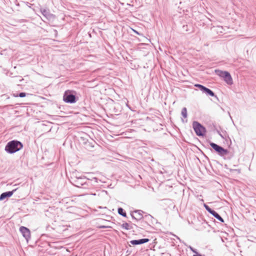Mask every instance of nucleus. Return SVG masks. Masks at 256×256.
Here are the masks:
<instances>
[{
	"mask_svg": "<svg viewBox=\"0 0 256 256\" xmlns=\"http://www.w3.org/2000/svg\"><path fill=\"white\" fill-rule=\"evenodd\" d=\"M150 240L148 238H143L138 240H134L130 242V244L134 246L140 245L148 242Z\"/></svg>",
	"mask_w": 256,
	"mask_h": 256,
	"instance_id": "obj_11",
	"label": "nucleus"
},
{
	"mask_svg": "<svg viewBox=\"0 0 256 256\" xmlns=\"http://www.w3.org/2000/svg\"><path fill=\"white\" fill-rule=\"evenodd\" d=\"M191 25L190 24H186L182 26V30L184 32H186L189 33L191 32H192V30L190 29Z\"/></svg>",
	"mask_w": 256,
	"mask_h": 256,
	"instance_id": "obj_19",
	"label": "nucleus"
},
{
	"mask_svg": "<svg viewBox=\"0 0 256 256\" xmlns=\"http://www.w3.org/2000/svg\"><path fill=\"white\" fill-rule=\"evenodd\" d=\"M204 207L205 209L207 210L208 212L211 214L212 212H213L214 210L211 208L208 204H204Z\"/></svg>",
	"mask_w": 256,
	"mask_h": 256,
	"instance_id": "obj_23",
	"label": "nucleus"
},
{
	"mask_svg": "<svg viewBox=\"0 0 256 256\" xmlns=\"http://www.w3.org/2000/svg\"><path fill=\"white\" fill-rule=\"evenodd\" d=\"M121 228L123 229L126 230H130L133 228V226H130L129 223L124 222L121 225Z\"/></svg>",
	"mask_w": 256,
	"mask_h": 256,
	"instance_id": "obj_15",
	"label": "nucleus"
},
{
	"mask_svg": "<svg viewBox=\"0 0 256 256\" xmlns=\"http://www.w3.org/2000/svg\"><path fill=\"white\" fill-rule=\"evenodd\" d=\"M40 10L44 16L47 20H51L54 18V16L53 14H50L48 10L41 8Z\"/></svg>",
	"mask_w": 256,
	"mask_h": 256,
	"instance_id": "obj_12",
	"label": "nucleus"
},
{
	"mask_svg": "<svg viewBox=\"0 0 256 256\" xmlns=\"http://www.w3.org/2000/svg\"><path fill=\"white\" fill-rule=\"evenodd\" d=\"M194 86L196 88H198L200 91L202 92V93H204V92H205L206 88V86L199 84H196L194 85Z\"/></svg>",
	"mask_w": 256,
	"mask_h": 256,
	"instance_id": "obj_18",
	"label": "nucleus"
},
{
	"mask_svg": "<svg viewBox=\"0 0 256 256\" xmlns=\"http://www.w3.org/2000/svg\"><path fill=\"white\" fill-rule=\"evenodd\" d=\"M211 214L216 218L218 220L222 222H224V220L223 218L214 210H213Z\"/></svg>",
	"mask_w": 256,
	"mask_h": 256,
	"instance_id": "obj_13",
	"label": "nucleus"
},
{
	"mask_svg": "<svg viewBox=\"0 0 256 256\" xmlns=\"http://www.w3.org/2000/svg\"><path fill=\"white\" fill-rule=\"evenodd\" d=\"M98 181L100 180L96 177H92V178H87V182L86 184V189H91L94 186H98Z\"/></svg>",
	"mask_w": 256,
	"mask_h": 256,
	"instance_id": "obj_8",
	"label": "nucleus"
},
{
	"mask_svg": "<svg viewBox=\"0 0 256 256\" xmlns=\"http://www.w3.org/2000/svg\"><path fill=\"white\" fill-rule=\"evenodd\" d=\"M181 114L184 118H186L188 116L187 109L186 108H183L182 110Z\"/></svg>",
	"mask_w": 256,
	"mask_h": 256,
	"instance_id": "obj_22",
	"label": "nucleus"
},
{
	"mask_svg": "<svg viewBox=\"0 0 256 256\" xmlns=\"http://www.w3.org/2000/svg\"><path fill=\"white\" fill-rule=\"evenodd\" d=\"M15 78H18L20 82H22V80H24V79L22 78L20 76H16Z\"/></svg>",
	"mask_w": 256,
	"mask_h": 256,
	"instance_id": "obj_29",
	"label": "nucleus"
},
{
	"mask_svg": "<svg viewBox=\"0 0 256 256\" xmlns=\"http://www.w3.org/2000/svg\"><path fill=\"white\" fill-rule=\"evenodd\" d=\"M172 234V236H175V237H176L178 240H180V242H182L181 240L180 239V238L178 236H176V235H175V234Z\"/></svg>",
	"mask_w": 256,
	"mask_h": 256,
	"instance_id": "obj_31",
	"label": "nucleus"
},
{
	"mask_svg": "<svg viewBox=\"0 0 256 256\" xmlns=\"http://www.w3.org/2000/svg\"><path fill=\"white\" fill-rule=\"evenodd\" d=\"M193 256H205L204 255H202V254H194Z\"/></svg>",
	"mask_w": 256,
	"mask_h": 256,
	"instance_id": "obj_33",
	"label": "nucleus"
},
{
	"mask_svg": "<svg viewBox=\"0 0 256 256\" xmlns=\"http://www.w3.org/2000/svg\"><path fill=\"white\" fill-rule=\"evenodd\" d=\"M27 94H27L25 92H20V93L14 94L13 96L16 98H17V97L24 98Z\"/></svg>",
	"mask_w": 256,
	"mask_h": 256,
	"instance_id": "obj_20",
	"label": "nucleus"
},
{
	"mask_svg": "<svg viewBox=\"0 0 256 256\" xmlns=\"http://www.w3.org/2000/svg\"><path fill=\"white\" fill-rule=\"evenodd\" d=\"M224 167L229 170L230 172H235V171H237L238 172V173H240V170H236V169H231V168H228V165L227 164H225L224 165Z\"/></svg>",
	"mask_w": 256,
	"mask_h": 256,
	"instance_id": "obj_25",
	"label": "nucleus"
},
{
	"mask_svg": "<svg viewBox=\"0 0 256 256\" xmlns=\"http://www.w3.org/2000/svg\"><path fill=\"white\" fill-rule=\"evenodd\" d=\"M78 99L79 97L78 94L74 90H66L63 94V100L67 104H75L78 101Z\"/></svg>",
	"mask_w": 256,
	"mask_h": 256,
	"instance_id": "obj_2",
	"label": "nucleus"
},
{
	"mask_svg": "<svg viewBox=\"0 0 256 256\" xmlns=\"http://www.w3.org/2000/svg\"><path fill=\"white\" fill-rule=\"evenodd\" d=\"M87 182V177L82 176L81 177H75L73 176L72 182H70L72 185L77 188L86 189Z\"/></svg>",
	"mask_w": 256,
	"mask_h": 256,
	"instance_id": "obj_4",
	"label": "nucleus"
},
{
	"mask_svg": "<svg viewBox=\"0 0 256 256\" xmlns=\"http://www.w3.org/2000/svg\"><path fill=\"white\" fill-rule=\"evenodd\" d=\"M204 94H206L207 96H210L212 97H215L217 98L216 95L214 94V92L212 90L210 89L206 88L205 92H204Z\"/></svg>",
	"mask_w": 256,
	"mask_h": 256,
	"instance_id": "obj_14",
	"label": "nucleus"
},
{
	"mask_svg": "<svg viewBox=\"0 0 256 256\" xmlns=\"http://www.w3.org/2000/svg\"><path fill=\"white\" fill-rule=\"evenodd\" d=\"M144 212L142 210H134V211L130 212V216L133 220L138 222L144 218Z\"/></svg>",
	"mask_w": 256,
	"mask_h": 256,
	"instance_id": "obj_7",
	"label": "nucleus"
},
{
	"mask_svg": "<svg viewBox=\"0 0 256 256\" xmlns=\"http://www.w3.org/2000/svg\"><path fill=\"white\" fill-rule=\"evenodd\" d=\"M99 228H107V226H100Z\"/></svg>",
	"mask_w": 256,
	"mask_h": 256,
	"instance_id": "obj_34",
	"label": "nucleus"
},
{
	"mask_svg": "<svg viewBox=\"0 0 256 256\" xmlns=\"http://www.w3.org/2000/svg\"><path fill=\"white\" fill-rule=\"evenodd\" d=\"M216 74L220 77L222 78L223 80L228 85L233 84V80L230 73L228 71H223L220 70H215Z\"/></svg>",
	"mask_w": 256,
	"mask_h": 256,
	"instance_id": "obj_6",
	"label": "nucleus"
},
{
	"mask_svg": "<svg viewBox=\"0 0 256 256\" xmlns=\"http://www.w3.org/2000/svg\"><path fill=\"white\" fill-rule=\"evenodd\" d=\"M227 142L228 141H230V144H232V140H231V139L230 138V136H228V135L226 134V140H225Z\"/></svg>",
	"mask_w": 256,
	"mask_h": 256,
	"instance_id": "obj_27",
	"label": "nucleus"
},
{
	"mask_svg": "<svg viewBox=\"0 0 256 256\" xmlns=\"http://www.w3.org/2000/svg\"><path fill=\"white\" fill-rule=\"evenodd\" d=\"M144 218L147 220H150L153 218V217L150 214H148L144 216Z\"/></svg>",
	"mask_w": 256,
	"mask_h": 256,
	"instance_id": "obj_24",
	"label": "nucleus"
},
{
	"mask_svg": "<svg viewBox=\"0 0 256 256\" xmlns=\"http://www.w3.org/2000/svg\"><path fill=\"white\" fill-rule=\"evenodd\" d=\"M218 134L219 136L224 140H226V131L222 132V134L220 131H217Z\"/></svg>",
	"mask_w": 256,
	"mask_h": 256,
	"instance_id": "obj_21",
	"label": "nucleus"
},
{
	"mask_svg": "<svg viewBox=\"0 0 256 256\" xmlns=\"http://www.w3.org/2000/svg\"><path fill=\"white\" fill-rule=\"evenodd\" d=\"M20 231L22 234V236L25 238L27 242H28L29 239L30 238V230L26 226H21L20 228Z\"/></svg>",
	"mask_w": 256,
	"mask_h": 256,
	"instance_id": "obj_9",
	"label": "nucleus"
},
{
	"mask_svg": "<svg viewBox=\"0 0 256 256\" xmlns=\"http://www.w3.org/2000/svg\"><path fill=\"white\" fill-rule=\"evenodd\" d=\"M209 144L212 148L214 150L218 156L224 158V159H230V157L226 158V156L230 154L228 150L224 148L222 146L212 142H210Z\"/></svg>",
	"mask_w": 256,
	"mask_h": 256,
	"instance_id": "obj_3",
	"label": "nucleus"
},
{
	"mask_svg": "<svg viewBox=\"0 0 256 256\" xmlns=\"http://www.w3.org/2000/svg\"><path fill=\"white\" fill-rule=\"evenodd\" d=\"M132 30L134 32V33H135L136 34H138V35H139V36H140L142 35V34L140 33L138 31H137L136 30H135L133 28H132Z\"/></svg>",
	"mask_w": 256,
	"mask_h": 256,
	"instance_id": "obj_28",
	"label": "nucleus"
},
{
	"mask_svg": "<svg viewBox=\"0 0 256 256\" xmlns=\"http://www.w3.org/2000/svg\"><path fill=\"white\" fill-rule=\"evenodd\" d=\"M214 162H216V163H218V161H216V160H214Z\"/></svg>",
	"mask_w": 256,
	"mask_h": 256,
	"instance_id": "obj_35",
	"label": "nucleus"
},
{
	"mask_svg": "<svg viewBox=\"0 0 256 256\" xmlns=\"http://www.w3.org/2000/svg\"><path fill=\"white\" fill-rule=\"evenodd\" d=\"M131 252H132V251H131V250H126V256H128L129 254H130V253H131Z\"/></svg>",
	"mask_w": 256,
	"mask_h": 256,
	"instance_id": "obj_30",
	"label": "nucleus"
},
{
	"mask_svg": "<svg viewBox=\"0 0 256 256\" xmlns=\"http://www.w3.org/2000/svg\"><path fill=\"white\" fill-rule=\"evenodd\" d=\"M17 188L14 189L11 191H7L4 192H2L0 195V201H2L4 200L5 199H7L10 197H11L14 192L17 190Z\"/></svg>",
	"mask_w": 256,
	"mask_h": 256,
	"instance_id": "obj_10",
	"label": "nucleus"
},
{
	"mask_svg": "<svg viewBox=\"0 0 256 256\" xmlns=\"http://www.w3.org/2000/svg\"><path fill=\"white\" fill-rule=\"evenodd\" d=\"M73 176L75 177H81L82 176V175H80V174L77 171H74V172H72L71 174H70V182H72V178H73Z\"/></svg>",
	"mask_w": 256,
	"mask_h": 256,
	"instance_id": "obj_16",
	"label": "nucleus"
},
{
	"mask_svg": "<svg viewBox=\"0 0 256 256\" xmlns=\"http://www.w3.org/2000/svg\"><path fill=\"white\" fill-rule=\"evenodd\" d=\"M118 214L126 218L127 216L126 213V211L121 207H120L118 208Z\"/></svg>",
	"mask_w": 256,
	"mask_h": 256,
	"instance_id": "obj_17",
	"label": "nucleus"
},
{
	"mask_svg": "<svg viewBox=\"0 0 256 256\" xmlns=\"http://www.w3.org/2000/svg\"><path fill=\"white\" fill-rule=\"evenodd\" d=\"M141 224H146V221H142L141 222ZM142 226H144V225L143 224H141Z\"/></svg>",
	"mask_w": 256,
	"mask_h": 256,
	"instance_id": "obj_32",
	"label": "nucleus"
},
{
	"mask_svg": "<svg viewBox=\"0 0 256 256\" xmlns=\"http://www.w3.org/2000/svg\"><path fill=\"white\" fill-rule=\"evenodd\" d=\"M192 128L196 136H204L206 132V128L198 121L192 122Z\"/></svg>",
	"mask_w": 256,
	"mask_h": 256,
	"instance_id": "obj_5",
	"label": "nucleus"
},
{
	"mask_svg": "<svg viewBox=\"0 0 256 256\" xmlns=\"http://www.w3.org/2000/svg\"><path fill=\"white\" fill-rule=\"evenodd\" d=\"M23 146L24 145L21 142L14 140L6 144L4 150L8 154H13L21 150Z\"/></svg>",
	"mask_w": 256,
	"mask_h": 256,
	"instance_id": "obj_1",
	"label": "nucleus"
},
{
	"mask_svg": "<svg viewBox=\"0 0 256 256\" xmlns=\"http://www.w3.org/2000/svg\"><path fill=\"white\" fill-rule=\"evenodd\" d=\"M189 248L190 250L193 252L195 254H200V253H198V252H197V250L195 248H194L193 247H192V246H189Z\"/></svg>",
	"mask_w": 256,
	"mask_h": 256,
	"instance_id": "obj_26",
	"label": "nucleus"
}]
</instances>
